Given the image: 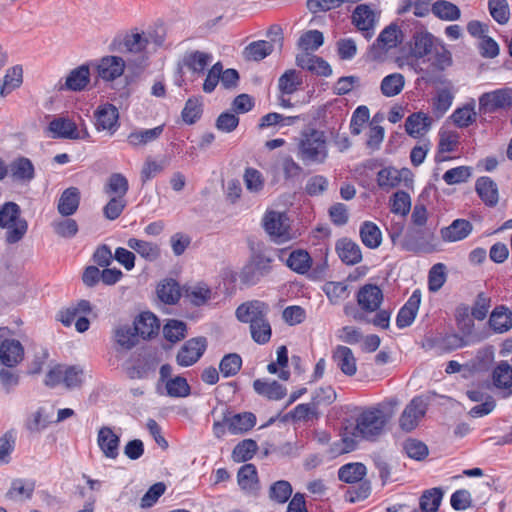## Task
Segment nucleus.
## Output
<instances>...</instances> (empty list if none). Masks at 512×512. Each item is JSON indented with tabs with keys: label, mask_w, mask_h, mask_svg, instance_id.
<instances>
[{
	"label": "nucleus",
	"mask_w": 512,
	"mask_h": 512,
	"mask_svg": "<svg viewBox=\"0 0 512 512\" xmlns=\"http://www.w3.org/2000/svg\"><path fill=\"white\" fill-rule=\"evenodd\" d=\"M366 475V466L362 463H348L343 465L338 471V477L346 483H356Z\"/></svg>",
	"instance_id": "nucleus-42"
},
{
	"label": "nucleus",
	"mask_w": 512,
	"mask_h": 512,
	"mask_svg": "<svg viewBox=\"0 0 512 512\" xmlns=\"http://www.w3.org/2000/svg\"><path fill=\"white\" fill-rule=\"evenodd\" d=\"M432 12L440 19L453 21L460 18L459 8L445 0L436 1L432 5Z\"/></svg>",
	"instance_id": "nucleus-55"
},
{
	"label": "nucleus",
	"mask_w": 512,
	"mask_h": 512,
	"mask_svg": "<svg viewBox=\"0 0 512 512\" xmlns=\"http://www.w3.org/2000/svg\"><path fill=\"white\" fill-rule=\"evenodd\" d=\"M434 232L430 229H410L401 240L403 250L414 253H431L436 247L433 243Z\"/></svg>",
	"instance_id": "nucleus-4"
},
{
	"label": "nucleus",
	"mask_w": 512,
	"mask_h": 512,
	"mask_svg": "<svg viewBox=\"0 0 512 512\" xmlns=\"http://www.w3.org/2000/svg\"><path fill=\"white\" fill-rule=\"evenodd\" d=\"M256 424V416L251 412L236 414L228 421V429L232 434L249 431Z\"/></svg>",
	"instance_id": "nucleus-40"
},
{
	"label": "nucleus",
	"mask_w": 512,
	"mask_h": 512,
	"mask_svg": "<svg viewBox=\"0 0 512 512\" xmlns=\"http://www.w3.org/2000/svg\"><path fill=\"white\" fill-rule=\"evenodd\" d=\"M250 333L252 339L260 345H264L270 341L272 335L271 325L267 318L257 322V325L250 326Z\"/></svg>",
	"instance_id": "nucleus-61"
},
{
	"label": "nucleus",
	"mask_w": 512,
	"mask_h": 512,
	"mask_svg": "<svg viewBox=\"0 0 512 512\" xmlns=\"http://www.w3.org/2000/svg\"><path fill=\"white\" fill-rule=\"evenodd\" d=\"M24 357V348L20 341L5 339L0 345V363L7 368L18 365Z\"/></svg>",
	"instance_id": "nucleus-13"
},
{
	"label": "nucleus",
	"mask_w": 512,
	"mask_h": 512,
	"mask_svg": "<svg viewBox=\"0 0 512 512\" xmlns=\"http://www.w3.org/2000/svg\"><path fill=\"white\" fill-rule=\"evenodd\" d=\"M238 484L243 490H252L257 483V470L253 464L243 465L237 474Z\"/></svg>",
	"instance_id": "nucleus-58"
},
{
	"label": "nucleus",
	"mask_w": 512,
	"mask_h": 512,
	"mask_svg": "<svg viewBox=\"0 0 512 512\" xmlns=\"http://www.w3.org/2000/svg\"><path fill=\"white\" fill-rule=\"evenodd\" d=\"M34 490L35 483L32 480L14 479L6 497L13 501H24L32 497Z\"/></svg>",
	"instance_id": "nucleus-31"
},
{
	"label": "nucleus",
	"mask_w": 512,
	"mask_h": 512,
	"mask_svg": "<svg viewBox=\"0 0 512 512\" xmlns=\"http://www.w3.org/2000/svg\"><path fill=\"white\" fill-rule=\"evenodd\" d=\"M257 443L252 439H245L238 443L232 452V458L235 462H245L250 460L257 451Z\"/></svg>",
	"instance_id": "nucleus-54"
},
{
	"label": "nucleus",
	"mask_w": 512,
	"mask_h": 512,
	"mask_svg": "<svg viewBox=\"0 0 512 512\" xmlns=\"http://www.w3.org/2000/svg\"><path fill=\"white\" fill-rule=\"evenodd\" d=\"M399 405L397 397H390L363 410L356 420L357 434L366 440H376L384 433Z\"/></svg>",
	"instance_id": "nucleus-1"
},
{
	"label": "nucleus",
	"mask_w": 512,
	"mask_h": 512,
	"mask_svg": "<svg viewBox=\"0 0 512 512\" xmlns=\"http://www.w3.org/2000/svg\"><path fill=\"white\" fill-rule=\"evenodd\" d=\"M98 128H113L118 124L119 112L112 104L99 106L94 113Z\"/></svg>",
	"instance_id": "nucleus-35"
},
{
	"label": "nucleus",
	"mask_w": 512,
	"mask_h": 512,
	"mask_svg": "<svg viewBox=\"0 0 512 512\" xmlns=\"http://www.w3.org/2000/svg\"><path fill=\"white\" fill-rule=\"evenodd\" d=\"M0 228L5 229V241L15 244L21 241L28 230V222L21 216L20 206L15 202H5L0 206Z\"/></svg>",
	"instance_id": "nucleus-2"
},
{
	"label": "nucleus",
	"mask_w": 512,
	"mask_h": 512,
	"mask_svg": "<svg viewBox=\"0 0 512 512\" xmlns=\"http://www.w3.org/2000/svg\"><path fill=\"white\" fill-rule=\"evenodd\" d=\"M475 190L486 205L493 207L498 203V188L490 177L483 176L477 179Z\"/></svg>",
	"instance_id": "nucleus-29"
},
{
	"label": "nucleus",
	"mask_w": 512,
	"mask_h": 512,
	"mask_svg": "<svg viewBox=\"0 0 512 512\" xmlns=\"http://www.w3.org/2000/svg\"><path fill=\"white\" fill-rule=\"evenodd\" d=\"M186 330L187 327L184 322L179 320H169L163 328V334L168 341L175 343L185 337Z\"/></svg>",
	"instance_id": "nucleus-63"
},
{
	"label": "nucleus",
	"mask_w": 512,
	"mask_h": 512,
	"mask_svg": "<svg viewBox=\"0 0 512 512\" xmlns=\"http://www.w3.org/2000/svg\"><path fill=\"white\" fill-rule=\"evenodd\" d=\"M472 224L465 219H456L449 226L441 229V237L445 242H457L465 239L472 232Z\"/></svg>",
	"instance_id": "nucleus-22"
},
{
	"label": "nucleus",
	"mask_w": 512,
	"mask_h": 512,
	"mask_svg": "<svg viewBox=\"0 0 512 512\" xmlns=\"http://www.w3.org/2000/svg\"><path fill=\"white\" fill-rule=\"evenodd\" d=\"M97 74L105 81H113L120 77L125 69V61L119 56H105L97 64Z\"/></svg>",
	"instance_id": "nucleus-14"
},
{
	"label": "nucleus",
	"mask_w": 512,
	"mask_h": 512,
	"mask_svg": "<svg viewBox=\"0 0 512 512\" xmlns=\"http://www.w3.org/2000/svg\"><path fill=\"white\" fill-rule=\"evenodd\" d=\"M269 306L258 300L241 304L236 309V317L240 322L257 325L258 321L267 318Z\"/></svg>",
	"instance_id": "nucleus-10"
},
{
	"label": "nucleus",
	"mask_w": 512,
	"mask_h": 512,
	"mask_svg": "<svg viewBox=\"0 0 512 512\" xmlns=\"http://www.w3.org/2000/svg\"><path fill=\"white\" fill-rule=\"evenodd\" d=\"M401 182L400 171L394 167H385L377 173V184L381 189L388 190Z\"/></svg>",
	"instance_id": "nucleus-53"
},
{
	"label": "nucleus",
	"mask_w": 512,
	"mask_h": 512,
	"mask_svg": "<svg viewBox=\"0 0 512 512\" xmlns=\"http://www.w3.org/2000/svg\"><path fill=\"white\" fill-rule=\"evenodd\" d=\"M435 45L434 37L426 31H419L413 35L411 56L417 59L432 55Z\"/></svg>",
	"instance_id": "nucleus-20"
},
{
	"label": "nucleus",
	"mask_w": 512,
	"mask_h": 512,
	"mask_svg": "<svg viewBox=\"0 0 512 512\" xmlns=\"http://www.w3.org/2000/svg\"><path fill=\"white\" fill-rule=\"evenodd\" d=\"M512 106V88L497 89L484 93L479 99L480 113L494 112Z\"/></svg>",
	"instance_id": "nucleus-9"
},
{
	"label": "nucleus",
	"mask_w": 512,
	"mask_h": 512,
	"mask_svg": "<svg viewBox=\"0 0 512 512\" xmlns=\"http://www.w3.org/2000/svg\"><path fill=\"white\" fill-rule=\"evenodd\" d=\"M300 150L304 160L322 162L326 156L322 131L310 130V133H305L300 143Z\"/></svg>",
	"instance_id": "nucleus-6"
},
{
	"label": "nucleus",
	"mask_w": 512,
	"mask_h": 512,
	"mask_svg": "<svg viewBox=\"0 0 512 512\" xmlns=\"http://www.w3.org/2000/svg\"><path fill=\"white\" fill-rule=\"evenodd\" d=\"M286 265L298 274H305L311 268L312 259L307 251L299 249L289 254Z\"/></svg>",
	"instance_id": "nucleus-37"
},
{
	"label": "nucleus",
	"mask_w": 512,
	"mask_h": 512,
	"mask_svg": "<svg viewBox=\"0 0 512 512\" xmlns=\"http://www.w3.org/2000/svg\"><path fill=\"white\" fill-rule=\"evenodd\" d=\"M23 82V69L22 66L16 65L9 68L3 79V83L0 86V96L6 97L14 89L20 87Z\"/></svg>",
	"instance_id": "nucleus-36"
},
{
	"label": "nucleus",
	"mask_w": 512,
	"mask_h": 512,
	"mask_svg": "<svg viewBox=\"0 0 512 512\" xmlns=\"http://www.w3.org/2000/svg\"><path fill=\"white\" fill-rule=\"evenodd\" d=\"M7 168L12 179L18 182H30L35 176L34 165L26 157L16 158Z\"/></svg>",
	"instance_id": "nucleus-23"
},
{
	"label": "nucleus",
	"mask_w": 512,
	"mask_h": 512,
	"mask_svg": "<svg viewBox=\"0 0 512 512\" xmlns=\"http://www.w3.org/2000/svg\"><path fill=\"white\" fill-rule=\"evenodd\" d=\"M488 323L495 333H506L512 329V311L505 305H498L490 313Z\"/></svg>",
	"instance_id": "nucleus-19"
},
{
	"label": "nucleus",
	"mask_w": 512,
	"mask_h": 512,
	"mask_svg": "<svg viewBox=\"0 0 512 512\" xmlns=\"http://www.w3.org/2000/svg\"><path fill=\"white\" fill-rule=\"evenodd\" d=\"M255 392L270 400H280L286 395V388L277 381H265L256 379L253 382Z\"/></svg>",
	"instance_id": "nucleus-30"
},
{
	"label": "nucleus",
	"mask_w": 512,
	"mask_h": 512,
	"mask_svg": "<svg viewBox=\"0 0 512 512\" xmlns=\"http://www.w3.org/2000/svg\"><path fill=\"white\" fill-rule=\"evenodd\" d=\"M159 299L166 304H175L180 298L179 286L173 279L164 280L157 287Z\"/></svg>",
	"instance_id": "nucleus-44"
},
{
	"label": "nucleus",
	"mask_w": 512,
	"mask_h": 512,
	"mask_svg": "<svg viewBox=\"0 0 512 512\" xmlns=\"http://www.w3.org/2000/svg\"><path fill=\"white\" fill-rule=\"evenodd\" d=\"M266 173L271 178L272 184H277L282 180H292L299 177L302 168L292 157L288 155H279L267 164Z\"/></svg>",
	"instance_id": "nucleus-3"
},
{
	"label": "nucleus",
	"mask_w": 512,
	"mask_h": 512,
	"mask_svg": "<svg viewBox=\"0 0 512 512\" xmlns=\"http://www.w3.org/2000/svg\"><path fill=\"white\" fill-rule=\"evenodd\" d=\"M264 227L271 239L277 244L286 243L294 238L289 219L284 213L271 211L264 218Z\"/></svg>",
	"instance_id": "nucleus-5"
},
{
	"label": "nucleus",
	"mask_w": 512,
	"mask_h": 512,
	"mask_svg": "<svg viewBox=\"0 0 512 512\" xmlns=\"http://www.w3.org/2000/svg\"><path fill=\"white\" fill-rule=\"evenodd\" d=\"M167 395L174 398L186 397L190 394L187 380L181 376L170 378L165 383Z\"/></svg>",
	"instance_id": "nucleus-57"
},
{
	"label": "nucleus",
	"mask_w": 512,
	"mask_h": 512,
	"mask_svg": "<svg viewBox=\"0 0 512 512\" xmlns=\"http://www.w3.org/2000/svg\"><path fill=\"white\" fill-rule=\"evenodd\" d=\"M382 301L383 293L376 285L366 284L358 291L357 303L366 312L377 311Z\"/></svg>",
	"instance_id": "nucleus-12"
},
{
	"label": "nucleus",
	"mask_w": 512,
	"mask_h": 512,
	"mask_svg": "<svg viewBox=\"0 0 512 512\" xmlns=\"http://www.w3.org/2000/svg\"><path fill=\"white\" fill-rule=\"evenodd\" d=\"M421 303V292L420 290H415L404 304V306L398 312L396 317V325L398 328L402 329L410 326L415 320L417 311L419 309Z\"/></svg>",
	"instance_id": "nucleus-16"
},
{
	"label": "nucleus",
	"mask_w": 512,
	"mask_h": 512,
	"mask_svg": "<svg viewBox=\"0 0 512 512\" xmlns=\"http://www.w3.org/2000/svg\"><path fill=\"white\" fill-rule=\"evenodd\" d=\"M352 20L359 30L368 31L375 24V13L368 5L361 4L355 8Z\"/></svg>",
	"instance_id": "nucleus-38"
},
{
	"label": "nucleus",
	"mask_w": 512,
	"mask_h": 512,
	"mask_svg": "<svg viewBox=\"0 0 512 512\" xmlns=\"http://www.w3.org/2000/svg\"><path fill=\"white\" fill-rule=\"evenodd\" d=\"M127 246L149 262L156 261L160 257V248L155 243L130 238L127 241Z\"/></svg>",
	"instance_id": "nucleus-34"
},
{
	"label": "nucleus",
	"mask_w": 512,
	"mask_h": 512,
	"mask_svg": "<svg viewBox=\"0 0 512 512\" xmlns=\"http://www.w3.org/2000/svg\"><path fill=\"white\" fill-rule=\"evenodd\" d=\"M404 84V76L400 73H393L383 78L380 89L384 96L393 97L402 91Z\"/></svg>",
	"instance_id": "nucleus-46"
},
{
	"label": "nucleus",
	"mask_w": 512,
	"mask_h": 512,
	"mask_svg": "<svg viewBox=\"0 0 512 512\" xmlns=\"http://www.w3.org/2000/svg\"><path fill=\"white\" fill-rule=\"evenodd\" d=\"M212 59L211 54L201 51H193L184 56L183 62L192 72L202 74Z\"/></svg>",
	"instance_id": "nucleus-41"
},
{
	"label": "nucleus",
	"mask_w": 512,
	"mask_h": 512,
	"mask_svg": "<svg viewBox=\"0 0 512 512\" xmlns=\"http://www.w3.org/2000/svg\"><path fill=\"white\" fill-rule=\"evenodd\" d=\"M129 189V183L127 178L121 173H113L108 178L105 186V192L109 195L116 197H122L126 195Z\"/></svg>",
	"instance_id": "nucleus-47"
},
{
	"label": "nucleus",
	"mask_w": 512,
	"mask_h": 512,
	"mask_svg": "<svg viewBox=\"0 0 512 512\" xmlns=\"http://www.w3.org/2000/svg\"><path fill=\"white\" fill-rule=\"evenodd\" d=\"M427 404L421 397H414L404 408L399 417V427L404 432L414 430L424 417Z\"/></svg>",
	"instance_id": "nucleus-8"
},
{
	"label": "nucleus",
	"mask_w": 512,
	"mask_h": 512,
	"mask_svg": "<svg viewBox=\"0 0 512 512\" xmlns=\"http://www.w3.org/2000/svg\"><path fill=\"white\" fill-rule=\"evenodd\" d=\"M211 289L205 283H197L186 288L185 296L195 306L207 303L211 298Z\"/></svg>",
	"instance_id": "nucleus-45"
},
{
	"label": "nucleus",
	"mask_w": 512,
	"mask_h": 512,
	"mask_svg": "<svg viewBox=\"0 0 512 512\" xmlns=\"http://www.w3.org/2000/svg\"><path fill=\"white\" fill-rule=\"evenodd\" d=\"M149 39L145 33H130L124 36L123 50L130 53H140L146 49Z\"/></svg>",
	"instance_id": "nucleus-51"
},
{
	"label": "nucleus",
	"mask_w": 512,
	"mask_h": 512,
	"mask_svg": "<svg viewBox=\"0 0 512 512\" xmlns=\"http://www.w3.org/2000/svg\"><path fill=\"white\" fill-rule=\"evenodd\" d=\"M488 8L493 19L499 24L509 21L510 11L506 0H489Z\"/></svg>",
	"instance_id": "nucleus-64"
},
{
	"label": "nucleus",
	"mask_w": 512,
	"mask_h": 512,
	"mask_svg": "<svg viewBox=\"0 0 512 512\" xmlns=\"http://www.w3.org/2000/svg\"><path fill=\"white\" fill-rule=\"evenodd\" d=\"M323 292L330 303L336 305L348 297V285L344 282L330 281L324 284Z\"/></svg>",
	"instance_id": "nucleus-50"
},
{
	"label": "nucleus",
	"mask_w": 512,
	"mask_h": 512,
	"mask_svg": "<svg viewBox=\"0 0 512 512\" xmlns=\"http://www.w3.org/2000/svg\"><path fill=\"white\" fill-rule=\"evenodd\" d=\"M402 41V33L396 25L386 27L378 36L373 45L374 57L378 58L382 53L395 48Z\"/></svg>",
	"instance_id": "nucleus-15"
},
{
	"label": "nucleus",
	"mask_w": 512,
	"mask_h": 512,
	"mask_svg": "<svg viewBox=\"0 0 512 512\" xmlns=\"http://www.w3.org/2000/svg\"><path fill=\"white\" fill-rule=\"evenodd\" d=\"M274 50V45L271 42L259 40L251 42L243 50V58L246 61H261L269 56Z\"/></svg>",
	"instance_id": "nucleus-32"
},
{
	"label": "nucleus",
	"mask_w": 512,
	"mask_h": 512,
	"mask_svg": "<svg viewBox=\"0 0 512 512\" xmlns=\"http://www.w3.org/2000/svg\"><path fill=\"white\" fill-rule=\"evenodd\" d=\"M138 336L135 328L128 325L120 326L114 332L116 343L125 350H130L137 344Z\"/></svg>",
	"instance_id": "nucleus-48"
},
{
	"label": "nucleus",
	"mask_w": 512,
	"mask_h": 512,
	"mask_svg": "<svg viewBox=\"0 0 512 512\" xmlns=\"http://www.w3.org/2000/svg\"><path fill=\"white\" fill-rule=\"evenodd\" d=\"M79 204V189L76 187H69L62 192L58 201L57 209L62 216L68 217L77 211Z\"/></svg>",
	"instance_id": "nucleus-27"
},
{
	"label": "nucleus",
	"mask_w": 512,
	"mask_h": 512,
	"mask_svg": "<svg viewBox=\"0 0 512 512\" xmlns=\"http://www.w3.org/2000/svg\"><path fill=\"white\" fill-rule=\"evenodd\" d=\"M90 81V70L88 65H81L73 69L67 76L65 88L71 91H82Z\"/></svg>",
	"instance_id": "nucleus-33"
},
{
	"label": "nucleus",
	"mask_w": 512,
	"mask_h": 512,
	"mask_svg": "<svg viewBox=\"0 0 512 512\" xmlns=\"http://www.w3.org/2000/svg\"><path fill=\"white\" fill-rule=\"evenodd\" d=\"M246 189L250 193H259L264 188V178L262 173L255 168H246L243 175Z\"/></svg>",
	"instance_id": "nucleus-62"
},
{
	"label": "nucleus",
	"mask_w": 512,
	"mask_h": 512,
	"mask_svg": "<svg viewBox=\"0 0 512 512\" xmlns=\"http://www.w3.org/2000/svg\"><path fill=\"white\" fill-rule=\"evenodd\" d=\"M336 251L339 258L347 265H355L362 260L359 245L350 239L343 238L337 241Z\"/></svg>",
	"instance_id": "nucleus-26"
},
{
	"label": "nucleus",
	"mask_w": 512,
	"mask_h": 512,
	"mask_svg": "<svg viewBox=\"0 0 512 512\" xmlns=\"http://www.w3.org/2000/svg\"><path fill=\"white\" fill-rule=\"evenodd\" d=\"M162 130H132L127 141L133 148H141L159 138Z\"/></svg>",
	"instance_id": "nucleus-43"
},
{
	"label": "nucleus",
	"mask_w": 512,
	"mask_h": 512,
	"mask_svg": "<svg viewBox=\"0 0 512 512\" xmlns=\"http://www.w3.org/2000/svg\"><path fill=\"white\" fill-rule=\"evenodd\" d=\"M296 64L319 76H329L332 73L330 65L324 59L308 52L297 55Z\"/></svg>",
	"instance_id": "nucleus-17"
},
{
	"label": "nucleus",
	"mask_w": 512,
	"mask_h": 512,
	"mask_svg": "<svg viewBox=\"0 0 512 512\" xmlns=\"http://www.w3.org/2000/svg\"><path fill=\"white\" fill-rule=\"evenodd\" d=\"M360 238L366 247L375 249L382 242V233L375 223L365 221L360 227Z\"/></svg>",
	"instance_id": "nucleus-39"
},
{
	"label": "nucleus",
	"mask_w": 512,
	"mask_h": 512,
	"mask_svg": "<svg viewBox=\"0 0 512 512\" xmlns=\"http://www.w3.org/2000/svg\"><path fill=\"white\" fill-rule=\"evenodd\" d=\"M207 348L205 337H195L187 340L176 355V362L181 367H189L195 364L204 354Z\"/></svg>",
	"instance_id": "nucleus-7"
},
{
	"label": "nucleus",
	"mask_w": 512,
	"mask_h": 512,
	"mask_svg": "<svg viewBox=\"0 0 512 512\" xmlns=\"http://www.w3.org/2000/svg\"><path fill=\"white\" fill-rule=\"evenodd\" d=\"M16 435L10 430L0 437V465H6L11 461V454L15 449Z\"/></svg>",
	"instance_id": "nucleus-59"
},
{
	"label": "nucleus",
	"mask_w": 512,
	"mask_h": 512,
	"mask_svg": "<svg viewBox=\"0 0 512 512\" xmlns=\"http://www.w3.org/2000/svg\"><path fill=\"white\" fill-rule=\"evenodd\" d=\"M97 445L105 458L115 460L119 456L120 436L110 426H102L97 432Z\"/></svg>",
	"instance_id": "nucleus-11"
},
{
	"label": "nucleus",
	"mask_w": 512,
	"mask_h": 512,
	"mask_svg": "<svg viewBox=\"0 0 512 512\" xmlns=\"http://www.w3.org/2000/svg\"><path fill=\"white\" fill-rule=\"evenodd\" d=\"M332 359L345 375L353 376L356 373V359L349 347L342 345L336 346L332 354Z\"/></svg>",
	"instance_id": "nucleus-21"
},
{
	"label": "nucleus",
	"mask_w": 512,
	"mask_h": 512,
	"mask_svg": "<svg viewBox=\"0 0 512 512\" xmlns=\"http://www.w3.org/2000/svg\"><path fill=\"white\" fill-rule=\"evenodd\" d=\"M469 344L468 340L458 334H446L431 339V348L437 353H448Z\"/></svg>",
	"instance_id": "nucleus-25"
},
{
	"label": "nucleus",
	"mask_w": 512,
	"mask_h": 512,
	"mask_svg": "<svg viewBox=\"0 0 512 512\" xmlns=\"http://www.w3.org/2000/svg\"><path fill=\"white\" fill-rule=\"evenodd\" d=\"M133 327L143 339H150L158 334L160 323L153 313L143 312L137 317Z\"/></svg>",
	"instance_id": "nucleus-24"
},
{
	"label": "nucleus",
	"mask_w": 512,
	"mask_h": 512,
	"mask_svg": "<svg viewBox=\"0 0 512 512\" xmlns=\"http://www.w3.org/2000/svg\"><path fill=\"white\" fill-rule=\"evenodd\" d=\"M242 367V358L237 353L226 354L219 363V370L223 377L235 376Z\"/></svg>",
	"instance_id": "nucleus-52"
},
{
	"label": "nucleus",
	"mask_w": 512,
	"mask_h": 512,
	"mask_svg": "<svg viewBox=\"0 0 512 512\" xmlns=\"http://www.w3.org/2000/svg\"><path fill=\"white\" fill-rule=\"evenodd\" d=\"M493 384L496 388L505 390V396L512 395V367L508 362L501 361L492 373Z\"/></svg>",
	"instance_id": "nucleus-28"
},
{
	"label": "nucleus",
	"mask_w": 512,
	"mask_h": 512,
	"mask_svg": "<svg viewBox=\"0 0 512 512\" xmlns=\"http://www.w3.org/2000/svg\"><path fill=\"white\" fill-rule=\"evenodd\" d=\"M292 486L286 480H279L273 483L269 489V497L272 501L284 504L292 495Z\"/></svg>",
	"instance_id": "nucleus-56"
},
{
	"label": "nucleus",
	"mask_w": 512,
	"mask_h": 512,
	"mask_svg": "<svg viewBox=\"0 0 512 512\" xmlns=\"http://www.w3.org/2000/svg\"><path fill=\"white\" fill-rule=\"evenodd\" d=\"M443 498L440 488L426 490L420 498V508L423 512H437Z\"/></svg>",
	"instance_id": "nucleus-49"
},
{
	"label": "nucleus",
	"mask_w": 512,
	"mask_h": 512,
	"mask_svg": "<svg viewBox=\"0 0 512 512\" xmlns=\"http://www.w3.org/2000/svg\"><path fill=\"white\" fill-rule=\"evenodd\" d=\"M302 84V80L299 77L296 70H287L279 78V89L283 94H292L298 90V87Z\"/></svg>",
	"instance_id": "nucleus-60"
},
{
	"label": "nucleus",
	"mask_w": 512,
	"mask_h": 512,
	"mask_svg": "<svg viewBox=\"0 0 512 512\" xmlns=\"http://www.w3.org/2000/svg\"><path fill=\"white\" fill-rule=\"evenodd\" d=\"M270 263V257L261 253L254 255L251 262L243 268L240 274L241 281L247 285H254L255 277L250 276V271L256 269V274L262 277L269 272Z\"/></svg>",
	"instance_id": "nucleus-18"
}]
</instances>
